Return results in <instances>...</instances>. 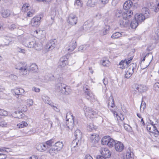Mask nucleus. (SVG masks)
Returning <instances> with one entry per match:
<instances>
[{"instance_id": "nucleus-38", "label": "nucleus", "mask_w": 159, "mask_h": 159, "mask_svg": "<svg viewBox=\"0 0 159 159\" xmlns=\"http://www.w3.org/2000/svg\"><path fill=\"white\" fill-rule=\"evenodd\" d=\"M28 125L27 123L24 121H22L17 125V126L19 128H22L27 127Z\"/></svg>"}, {"instance_id": "nucleus-13", "label": "nucleus", "mask_w": 159, "mask_h": 159, "mask_svg": "<svg viewBox=\"0 0 159 159\" xmlns=\"http://www.w3.org/2000/svg\"><path fill=\"white\" fill-rule=\"evenodd\" d=\"M41 19V17L40 16L34 17L30 21V25L33 27H38L40 24V20Z\"/></svg>"}, {"instance_id": "nucleus-21", "label": "nucleus", "mask_w": 159, "mask_h": 159, "mask_svg": "<svg viewBox=\"0 0 159 159\" xmlns=\"http://www.w3.org/2000/svg\"><path fill=\"white\" fill-rule=\"evenodd\" d=\"M126 159H134V153L133 150L130 148H128L126 153Z\"/></svg>"}, {"instance_id": "nucleus-23", "label": "nucleus", "mask_w": 159, "mask_h": 159, "mask_svg": "<svg viewBox=\"0 0 159 159\" xmlns=\"http://www.w3.org/2000/svg\"><path fill=\"white\" fill-rule=\"evenodd\" d=\"M53 146L59 151L62 149L63 147V143L62 142L58 141L55 143Z\"/></svg>"}, {"instance_id": "nucleus-57", "label": "nucleus", "mask_w": 159, "mask_h": 159, "mask_svg": "<svg viewBox=\"0 0 159 159\" xmlns=\"http://www.w3.org/2000/svg\"><path fill=\"white\" fill-rule=\"evenodd\" d=\"M7 123L4 120H2L0 122V126L2 127H7Z\"/></svg>"}, {"instance_id": "nucleus-64", "label": "nucleus", "mask_w": 159, "mask_h": 159, "mask_svg": "<svg viewBox=\"0 0 159 159\" xmlns=\"http://www.w3.org/2000/svg\"><path fill=\"white\" fill-rule=\"evenodd\" d=\"M7 156L6 155L0 153V159H5Z\"/></svg>"}, {"instance_id": "nucleus-20", "label": "nucleus", "mask_w": 159, "mask_h": 159, "mask_svg": "<svg viewBox=\"0 0 159 159\" xmlns=\"http://www.w3.org/2000/svg\"><path fill=\"white\" fill-rule=\"evenodd\" d=\"M133 4L132 2L130 0H128L125 2L124 4L123 8L125 11V12L128 10H131L130 8L131 7Z\"/></svg>"}, {"instance_id": "nucleus-58", "label": "nucleus", "mask_w": 159, "mask_h": 159, "mask_svg": "<svg viewBox=\"0 0 159 159\" xmlns=\"http://www.w3.org/2000/svg\"><path fill=\"white\" fill-rule=\"evenodd\" d=\"M156 34H157V37L155 38L156 40H158L159 38V27L157 28V30L155 31Z\"/></svg>"}, {"instance_id": "nucleus-30", "label": "nucleus", "mask_w": 159, "mask_h": 159, "mask_svg": "<svg viewBox=\"0 0 159 159\" xmlns=\"http://www.w3.org/2000/svg\"><path fill=\"white\" fill-rule=\"evenodd\" d=\"M76 47V42L75 41H74L70 43L68 50L69 52H71L74 50Z\"/></svg>"}, {"instance_id": "nucleus-42", "label": "nucleus", "mask_w": 159, "mask_h": 159, "mask_svg": "<svg viewBox=\"0 0 159 159\" xmlns=\"http://www.w3.org/2000/svg\"><path fill=\"white\" fill-rule=\"evenodd\" d=\"M82 5L83 3L80 0H75L74 5L76 8L81 7H82Z\"/></svg>"}, {"instance_id": "nucleus-33", "label": "nucleus", "mask_w": 159, "mask_h": 159, "mask_svg": "<svg viewBox=\"0 0 159 159\" xmlns=\"http://www.w3.org/2000/svg\"><path fill=\"white\" fill-rule=\"evenodd\" d=\"M123 34V33L122 32H121L120 33L119 32H116L113 34L111 37L113 39H117L124 36V34Z\"/></svg>"}, {"instance_id": "nucleus-53", "label": "nucleus", "mask_w": 159, "mask_h": 159, "mask_svg": "<svg viewBox=\"0 0 159 159\" xmlns=\"http://www.w3.org/2000/svg\"><path fill=\"white\" fill-rule=\"evenodd\" d=\"M146 107V104L145 102L143 101V100L142 101L140 107V110H142L143 111L144 109Z\"/></svg>"}, {"instance_id": "nucleus-9", "label": "nucleus", "mask_w": 159, "mask_h": 159, "mask_svg": "<svg viewBox=\"0 0 159 159\" xmlns=\"http://www.w3.org/2000/svg\"><path fill=\"white\" fill-rule=\"evenodd\" d=\"M147 128L151 136L157 137L159 135V132L154 126V125L152 124L150 127L147 126Z\"/></svg>"}, {"instance_id": "nucleus-35", "label": "nucleus", "mask_w": 159, "mask_h": 159, "mask_svg": "<svg viewBox=\"0 0 159 159\" xmlns=\"http://www.w3.org/2000/svg\"><path fill=\"white\" fill-rule=\"evenodd\" d=\"M59 151L53 146L49 150V152L52 156H55L58 153Z\"/></svg>"}, {"instance_id": "nucleus-34", "label": "nucleus", "mask_w": 159, "mask_h": 159, "mask_svg": "<svg viewBox=\"0 0 159 159\" xmlns=\"http://www.w3.org/2000/svg\"><path fill=\"white\" fill-rule=\"evenodd\" d=\"M43 101L46 103H47L50 106H53V102L50 100V98L48 96H43L42 98Z\"/></svg>"}, {"instance_id": "nucleus-49", "label": "nucleus", "mask_w": 159, "mask_h": 159, "mask_svg": "<svg viewBox=\"0 0 159 159\" xmlns=\"http://www.w3.org/2000/svg\"><path fill=\"white\" fill-rule=\"evenodd\" d=\"M88 47V45H84L80 46L79 48V51H84L86 50L87 48Z\"/></svg>"}, {"instance_id": "nucleus-14", "label": "nucleus", "mask_w": 159, "mask_h": 159, "mask_svg": "<svg viewBox=\"0 0 159 159\" xmlns=\"http://www.w3.org/2000/svg\"><path fill=\"white\" fill-rule=\"evenodd\" d=\"M57 44V41L55 39H51L47 44L46 48L48 51L52 50L56 47Z\"/></svg>"}, {"instance_id": "nucleus-16", "label": "nucleus", "mask_w": 159, "mask_h": 159, "mask_svg": "<svg viewBox=\"0 0 159 159\" xmlns=\"http://www.w3.org/2000/svg\"><path fill=\"white\" fill-rule=\"evenodd\" d=\"M68 59L66 57H62L58 62V66L61 68L65 66L68 64Z\"/></svg>"}, {"instance_id": "nucleus-63", "label": "nucleus", "mask_w": 159, "mask_h": 159, "mask_svg": "<svg viewBox=\"0 0 159 159\" xmlns=\"http://www.w3.org/2000/svg\"><path fill=\"white\" fill-rule=\"evenodd\" d=\"M102 17V15L100 13H98L95 16V18L97 20H99L101 19Z\"/></svg>"}, {"instance_id": "nucleus-54", "label": "nucleus", "mask_w": 159, "mask_h": 159, "mask_svg": "<svg viewBox=\"0 0 159 159\" xmlns=\"http://www.w3.org/2000/svg\"><path fill=\"white\" fill-rule=\"evenodd\" d=\"M87 114V116H89V117H93V116L95 114L96 112L93 111L92 109H91V110Z\"/></svg>"}, {"instance_id": "nucleus-45", "label": "nucleus", "mask_w": 159, "mask_h": 159, "mask_svg": "<svg viewBox=\"0 0 159 159\" xmlns=\"http://www.w3.org/2000/svg\"><path fill=\"white\" fill-rule=\"evenodd\" d=\"M43 123L45 125L49 124L51 125V127H52V122L49 119H45L43 121Z\"/></svg>"}, {"instance_id": "nucleus-15", "label": "nucleus", "mask_w": 159, "mask_h": 159, "mask_svg": "<svg viewBox=\"0 0 159 159\" xmlns=\"http://www.w3.org/2000/svg\"><path fill=\"white\" fill-rule=\"evenodd\" d=\"M128 16H126L127 17ZM130 18H122L121 19L119 20V23L121 27H126L127 26L129 25V19Z\"/></svg>"}, {"instance_id": "nucleus-22", "label": "nucleus", "mask_w": 159, "mask_h": 159, "mask_svg": "<svg viewBox=\"0 0 159 159\" xmlns=\"http://www.w3.org/2000/svg\"><path fill=\"white\" fill-rule=\"evenodd\" d=\"M91 142L93 143H98L99 140V137L97 134H93L91 135L90 137Z\"/></svg>"}, {"instance_id": "nucleus-17", "label": "nucleus", "mask_w": 159, "mask_h": 159, "mask_svg": "<svg viewBox=\"0 0 159 159\" xmlns=\"http://www.w3.org/2000/svg\"><path fill=\"white\" fill-rule=\"evenodd\" d=\"M124 146L121 142L117 141L115 145V148L116 151L121 152L124 149Z\"/></svg>"}, {"instance_id": "nucleus-32", "label": "nucleus", "mask_w": 159, "mask_h": 159, "mask_svg": "<svg viewBox=\"0 0 159 159\" xmlns=\"http://www.w3.org/2000/svg\"><path fill=\"white\" fill-rule=\"evenodd\" d=\"M110 137L109 136H105L103 137L101 140L102 144L104 145H107Z\"/></svg>"}, {"instance_id": "nucleus-48", "label": "nucleus", "mask_w": 159, "mask_h": 159, "mask_svg": "<svg viewBox=\"0 0 159 159\" xmlns=\"http://www.w3.org/2000/svg\"><path fill=\"white\" fill-rule=\"evenodd\" d=\"M54 140L53 139H50L48 141H46L45 143V144L47 146L48 148V146H50L54 143Z\"/></svg>"}, {"instance_id": "nucleus-59", "label": "nucleus", "mask_w": 159, "mask_h": 159, "mask_svg": "<svg viewBox=\"0 0 159 159\" xmlns=\"http://www.w3.org/2000/svg\"><path fill=\"white\" fill-rule=\"evenodd\" d=\"M16 28V26L15 24L11 25L9 27V30H12Z\"/></svg>"}, {"instance_id": "nucleus-60", "label": "nucleus", "mask_w": 159, "mask_h": 159, "mask_svg": "<svg viewBox=\"0 0 159 159\" xmlns=\"http://www.w3.org/2000/svg\"><path fill=\"white\" fill-rule=\"evenodd\" d=\"M28 102V105L29 106H31L33 105V101L31 99H29L27 101Z\"/></svg>"}, {"instance_id": "nucleus-4", "label": "nucleus", "mask_w": 159, "mask_h": 159, "mask_svg": "<svg viewBox=\"0 0 159 159\" xmlns=\"http://www.w3.org/2000/svg\"><path fill=\"white\" fill-rule=\"evenodd\" d=\"M25 46L30 48H34L36 50H40L42 48V45L40 43H37L34 40L29 42L26 41L25 42Z\"/></svg>"}, {"instance_id": "nucleus-2", "label": "nucleus", "mask_w": 159, "mask_h": 159, "mask_svg": "<svg viewBox=\"0 0 159 159\" xmlns=\"http://www.w3.org/2000/svg\"><path fill=\"white\" fill-rule=\"evenodd\" d=\"M56 89L57 91L66 95L68 94L70 92V90L68 86L61 83L56 84Z\"/></svg>"}, {"instance_id": "nucleus-40", "label": "nucleus", "mask_w": 159, "mask_h": 159, "mask_svg": "<svg viewBox=\"0 0 159 159\" xmlns=\"http://www.w3.org/2000/svg\"><path fill=\"white\" fill-rule=\"evenodd\" d=\"M139 23L135 20H133L130 24V26L133 29H135Z\"/></svg>"}, {"instance_id": "nucleus-27", "label": "nucleus", "mask_w": 159, "mask_h": 159, "mask_svg": "<svg viewBox=\"0 0 159 159\" xmlns=\"http://www.w3.org/2000/svg\"><path fill=\"white\" fill-rule=\"evenodd\" d=\"M74 135L76 139L80 141L81 140L82 137V134L80 130L78 129H76L74 133Z\"/></svg>"}, {"instance_id": "nucleus-7", "label": "nucleus", "mask_w": 159, "mask_h": 159, "mask_svg": "<svg viewBox=\"0 0 159 159\" xmlns=\"http://www.w3.org/2000/svg\"><path fill=\"white\" fill-rule=\"evenodd\" d=\"M100 152L102 156H97V159H106V158H108L111 156L110 151L107 148H102Z\"/></svg>"}, {"instance_id": "nucleus-56", "label": "nucleus", "mask_w": 159, "mask_h": 159, "mask_svg": "<svg viewBox=\"0 0 159 159\" xmlns=\"http://www.w3.org/2000/svg\"><path fill=\"white\" fill-rule=\"evenodd\" d=\"M154 89L157 91L159 92V83H157L154 84Z\"/></svg>"}, {"instance_id": "nucleus-5", "label": "nucleus", "mask_w": 159, "mask_h": 159, "mask_svg": "<svg viewBox=\"0 0 159 159\" xmlns=\"http://www.w3.org/2000/svg\"><path fill=\"white\" fill-rule=\"evenodd\" d=\"M66 124L69 129L71 130L74 126L73 116L70 112L67 113L66 116Z\"/></svg>"}, {"instance_id": "nucleus-10", "label": "nucleus", "mask_w": 159, "mask_h": 159, "mask_svg": "<svg viewBox=\"0 0 159 159\" xmlns=\"http://www.w3.org/2000/svg\"><path fill=\"white\" fill-rule=\"evenodd\" d=\"M80 144V140L75 139L73 141L71 144V151L73 153H75L78 151Z\"/></svg>"}, {"instance_id": "nucleus-61", "label": "nucleus", "mask_w": 159, "mask_h": 159, "mask_svg": "<svg viewBox=\"0 0 159 159\" xmlns=\"http://www.w3.org/2000/svg\"><path fill=\"white\" fill-rule=\"evenodd\" d=\"M133 57H131L128 59H125L126 61V63H127V64L128 65L131 62V61L133 59Z\"/></svg>"}, {"instance_id": "nucleus-18", "label": "nucleus", "mask_w": 159, "mask_h": 159, "mask_svg": "<svg viewBox=\"0 0 159 159\" xmlns=\"http://www.w3.org/2000/svg\"><path fill=\"white\" fill-rule=\"evenodd\" d=\"M0 14L3 18H6L10 16L11 13L10 11L7 9H5L4 8H1Z\"/></svg>"}, {"instance_id": "nucleus-52", "label": "nucleus", "mask_w": 159, "mask_h": 159, "mask_svg": "<svg viewBox=\"0 0 159 159\" xmlns=\"http://www.w3.org/2000/svg\"><path fill=\"white\" fill-rule=\"evenodd\" d=\"M123 126L125 129L128 132H130L131 131V127L129 125H128L125 124L123 125Z\"/></svg>"}, {"instance_id": "nucleus-24", "label": "nucleus", "mask_w": 159, "mask_h": 159, "mask_svg": "<svg viewBox=\"0 0 159 159\" xmlns=\"http://www.w3.org/2000/svg\"><path fill=\"white\" fill-rule=\"evenodd\" d=\"M48 148V146L45 143L39 144L37 147V149L41 152L45 151L46 149Z\"/></svg>"}, {"instance_id": "nucleus-6", "label": "nucleus", "mask_w": 159, "mask_h": 159, "mask_svg": "<svg viewBox=\"0 0 159 159\" xmlns=\"http://www.w3.org/2000/svg\"><path fill=\"white\" fill-rule=\"evenodd\" d=\"M133 88L135 93L144 92L148 89V87L146 86L138 84H134Z\"/></svg>"}, {"instance_id": "nucleus-44", "label": "nucleus", "mask_w": 159, "mask_h": 159, "mask_svg": "<svg viewBox=\"0 0 159 159\" xmlns=\"http://www.w3.org/2000/svg\"><path fill=\"white\" fill-rule=\"evenodd\" d=\"M30 6L29 4H24L22 8V11L23 12H25L28 10L30 9Z\"/></svg>"}, {"instance_id": "nucleus-8", "label": "nucleus", "mask_w": 159, "mask_h": 159, "mask_svg": "<svg viewBox=\"0 0 159 159\" xmlns=\"http://www.w3.org/2000/svg\"><path fill=\"white\" fill-rule=\"evenodd\" d=\"M78 18L73 13L70 14L67 18V21L69 25L73 26L75 25L77 21Z\"/></svg>"}, {"instance_id": "nucleus-37", "label": "nucleus", "mask_w": 159, "mask_h": 159, "mask_svg": "<svg viewBox=\"0 0 159 159\" xmlns=\"http://www.w3.org/2000/svg\"><path fill=\"white\" fill-rule=\"evenodd\" d=\"M89 22H85L83 26V29H85V31H87L89 30L90 28L92 26L93 23H91L90 24H88Z\"/></svg>"}, {"instance_id": "nucleus-43", "label": "nucleus", "mask_w": 159, "mask_h": 159, "mask_svg": "<svg viewBox=\"0 0 159 159\" xmlns=\"http://www.w3.org/2000/svg\"><path fill=\"white\" fill-rule=\"evenodd\" d=\"M109 102L108 103V106L109 108L113 107L114 106V101L113 98H110Z\"/></svg>"}, {"instance_id": "nucleus-50", "label": "nucleus", "mask_w": 159, "mask_h": 159, "mask_svg": "<svg viewBox=\"0 0 159 159\" xmlns=\"http://www.w3.org/2000/svg\"><path fill=\"white\" fill-rule=\"evenodd\" d=\"M87 128L88 130L91 131L92 130L95 129V126H94L93 123H90L88 125Z\"/></svg>"}, {"instance_id": "nucleus-25", "label": "nucleus", "mask_w": 159, "mask_h": 159, "mask_svg": "<svg viewBox=\"0 0 159 159\" xmlns=\"http://www.w3.org/2000/svg\"><path fill=\"white\" fill-rule=\"evenodd\" d=\"M24 116V114L21 112L19 111H15L14 114H13V116L12 115H10V116H12L15 118L19 119L22 118Z\"/></svg>"}, {"instance_id": "nucleus-29", "label": "nucleus", "mask_w": 159, "mask_h": 159, "mask_svg": "<svg viewBox=\"0 0 159 159\" xmlns=\"http://www.w3.org/2000/svg\"><path fill=\"white\" fill-rule=\"evenodd\" d=\"M97 3H98V0H88L87 4L88 6L92 7Z\"/></svg>"}, {"instance_id": "nucleus-3", "label": "nucleus", "mask_w": 159, "mask_h": 159, "mask_svg": "<svg viewBox=\"0 0 159 159\" xmlns=\"http://www.w3.org/2000/svg\"><path fill=\"white\" fill-rule=\"evenodd\" d=\"M28 67V65L25 63H18L15 66L16 69L19 70L20 74L23 75L29 74V70Z\"/></svg>"}, {"instance_id": "nucleus-1", "label": "nucleus", "mask_w": 159, "mask_h": 159, "mask_svg": "<svg viewBox=\"0 0 159 159\" xmlns=\"http://www.w3.org/2000/svg\"><path fill=\"white\" fill-rule=\"evenodd\" d=\"M133 15V12L131 10H128L126 11V12L122 11L121 10H117L115 14V16L116 18L118 20L121 19L122 18H125L128 16L127 18H130L131 15Z\"/></svg>"}, {"instance_id": "nucleus-46", "label": "nucleus", "mask_w": 159, "mask_h": 159, "mask_svg": "<svg viewBox=\"0 0 159 159\" xmlns=\"http://www.w3.org/2000/svg\"><path fill=\"white\" fill-rule=\"evenodd\" d=\"M108 0H98V4L104 6L108 2Z\"/></svg>"}, {"instance_id": "nucleus-39", "label": "nucleus", "mask_w": 159, "mask_h": 159, "mask_svg": "<svg viewBox=\"0 0 159 159\" xmlns=\"http://www.w3.org/2000/svg\"><path fill=\"white\" fill-rule=\"evenodd\" d=\"M116 142L114 140L110 137L107 145L110 147H113L115 146Z\"/></svg>"}, {"instance_id": "nucleus-11", "label": "nucleus", "mask_w": 159, "mask_h": 159, "mask_svg": "<svg viewBox=\"0 0 159 159\" xmlns=\"http://www.w3.org/2000/svg\"><path fill=\"white\" fill-rule=\"evenodd\" d=\"M134 66H135L134 64H130L126 69L125 75V78L128 79L131 76L135 69Z\"/></svg>"}, {"instance_id": "nucleus-62", "label": "nucleus", "mask_w": 159, "mask_h": 159, "mask_svg": "<svg viewBox=\"0 0 159 159\" xmlns=\"http://www.w3.org/2000/svg\"><path fill=\"white\" fill-rule=\"evenodd\" d=\"M9 78L12 80H15L17 79V77L16 75H11L9 76Z\"/></svg>"}, {"instance_id": "nucleus-28", "label": "nucleus", "mask_w": 159, "mask_h": 159, "mask_svg": "<svg viewBox=\"0 0 159 159\" xmlns=\"http://www.w3.org/2000/svg\"><path fill=\"white\" fill-rule=\"evenodd\" d=\"M85 95L87 99L91 100L94 98V96L93 94L90 91L85 90Z\"/></svg>"}, {"instance_id": "nucleus-55", "label": "nucleus", "mask_w": 159, "mask_h": 159, "mask_svg": "<svg viewBox=\"0 0 159 159\" xmlns=\"http://www.w3.org/2000/svg\"><path fill=\"white\" fill-rule=\"evenodd\" d=\"M83 109L85 112L86 116H87V114L86 113H88L91 110V109L89 107H87L85 106L83 108Z\"/></svg>"}, {"instance_id": "nucleus-47", "label": "nucleus", "mask_w": 159, "mask_h": 159, "mask_svg": "<svg viewBox=\"0 0 159 159\" xmlns=\"http://www.w3.org/2000/svg\"><path fill=\"white\" fill-rule=\"evenodd\" d=\"M8 115V111L3 109H0V115L3 116H7Z\"/></svg>"}, {"instance_id": "nucleus-31", "label": "nucleus", "mask_w": 159, "mask_h": 159, "mask_svg": "<svg viewBox=\"0 0 159 159\" xmlns=\"http://www.w3.org/2000/svg\"><path fill=\"white\" fill-rule=\"evenodd\" d=\"M28 69L30 70L35 72L37 71L38 68L37 66L35 63L32 64L30 66H28Z\"/></svg>"}, {"instance_id": "nucleus-36", "label": "nucleus", "mask_w": 159, "mask_h": 159, "mask_svg": "<svg viewBox=\"0 0 159 159\" xmlns=\"http://www.w3.org/2000/svg\"><path fill=\"white\" fill-rule=\"evenodd\" d=\"M102 65L104 66L109 67L110 62L109 60L106 58H103L102 61Z\"/></svg>"}, {"instance_id": "nucleus-19", "label": "nucleus", "mask_w": 159, "mask_h": 159, "mask_svg": "<svg viewBox=\"0 0 159 159\" xmlns=\"http://www.w3.org/2000/svg\"><path fill=\"white\" fill-rule=\"evenodd\" d=\"M146 18L142 14H136L135 16V19L139 23H141Z\"/></svg>"}, {"instance_id": "nucleus-41", "label": "nucleus", "mask_w": 159, "mask_h": 159, "mask_svg": "<svg viewBox=\"0 0 159 159\" xmlns=\"http://www.w3.org/2000/svg\"><path fill=\"white\" fill-rule=\"evenodd\" d=\"M119 65L120 66V67L122 69H124L128 65L126 63V61L124 60H122L119 63Z\"/></svg>"}, {"instance_id": "nucleus-26", "label": "nucleus", "mask_w": 159, "mask_h": 159, "mask_svg": "<svg viewBox=\"0 0 159 159\" xmlns=\"http://www.w3.org/2000/svg\"><path fill=\"white\" fill-rule=\"evenodd\" d=\"M142 14L145 17H146V18H148L150 16V11L148 9L147 7H143L142 8Z\"/></svg>"}, {"instance_id": "nucleus-51", "label": "nucleus", "mask_w": 159, "mask_h": 159, "mask_svg": "<svg viewBox=\"0 0 159 159\" xmlns=\"http://www.w3.org/2000/svg\"><path fill=\"white\" fill-rule=\"evenodd\" d=\"M122 117H123L121 119V117L120 116H119V117L120 118V120H118V125L120 126H123L124 124H125L123 121V120L124 119V118L123 117V116H122Z\"/></svg>"}, {"instance_id": "nucleus-12", "label": "nucleus", "mask_w": 159, "mask_h": 159, "mask_svg": "<svg viewBox=\"0 0 159 159\" xmlns=\"http://www.w3.org/2000/svg\"><path fill=\"white\" fill-rule=\"evenodd\" d=\"M13 95L16 98H18L19 95H23L25 93V91L22 89L16 88L11 90Z\"/></svg>"}]
</instances>
